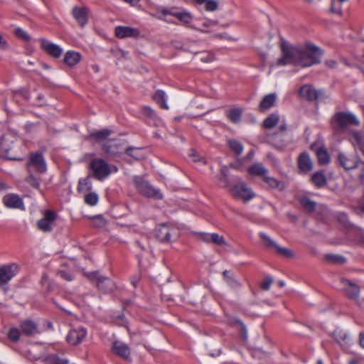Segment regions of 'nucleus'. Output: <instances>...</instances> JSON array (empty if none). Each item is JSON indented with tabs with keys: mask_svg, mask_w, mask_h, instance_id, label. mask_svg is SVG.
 <instances>
[{
	"mask_svg": "<svg viewBox=\"0 0 364 364\" xmlns=\"http://www.w3.org/2000/svg\"><path fill=\"white\" fill-rule=\"evenodd\" d=\"M103 150L111 155H116L121 152L120 144L112 139H109L102 145Z\"/></svg>",
	"mask_w": 364,
	"mask_h": 364,
	"instance_id": "393cba45",
	"label": "nucleus"
},
{
	"mask_svg": "<svg viewBox=\"0 0 364 364\" xmlns=\"http://www.w3.org/2000/svg\"><path fill=\"white\" fill-rule=\"evenodd\" d=\"M341 281L343 286L344 291L348 297L352 299H357L360 293V287L358 285L345 278H342Z\"/></svg>",
	"mask_w": 364,
	"mask_h": 364,
	"instance_id": "2eb2a0df",
	"label": "nucleus"
},
{
	"mask_svg": "<svg viewBox=\"0 0 364 364\" xmlns=\"http://www.w3.org/2000/svg\"><path fill=\"white\" fill-rule=\"evenodd\" d=\"M301 204L303 208L307 211L312 212L315 210L316 203L308 198H302L301 199Z\"/></svg>",
	"mask_w": 364,
	"mask_h": 364,
	"instance_id": "79ce46f5",
	"label": "nucleus"
},
{
	"mask_svg": "<svg viewBox=\"0 0 364 364\" xmlns=\"http://www.w3.org/2000/svg\"><path fill=\"white\" fill-rule=\"evenodd\" d=\"M0 48L3 50H6L8 48V44L6 41L3 38L2 36L0 34Z\"/></svg>",
	"mask_w": 364,
	"mask_h": 364,
	"instance_id": "69168bd1",
	"label": "nucleus"
},
{
	"mask_svg": "<svg viewBox=\"0 0 364 364\" xmlns=\"http://www.w3.org/2000/svg\"><path fill=\"white\" fill-rule=\"evenodd\" d=\"M134 184L139 192L147 197H152L159 199L162 198V195L159 191L154 189L148 182L139 176L134 178Z\"/></svg>",
	"mask_w": 364,
	"mask_h": 364,
	"instance_id": "423d86ee",
	"label": "nucleus"
},
{
	"mask_svg": "<svg viewBox=\"0 0 364 364\" xmlns=\"http://www.w3.org/2000/svg\"><path fill=\"white\" fill-rule=\"evenodd\" d=\"M46 364H68V360L60 358L56 355H50L45 358Z\"/></svg>",
	"mask_w": 364,
	"mask_h": 364,
	"instance_id": "a19ab883",
	"label": "nucleus"
},
{
	"mask_svg": "<svg viewBox=\"0 0 364 364\" xmlns=\"http://www.w3.org/2000/svg\"><path fill=\"white\" fill-rule=\"evenodd\" d=\"M259 236L264 240L265 247H273L275 249L277 245V242L270 238L267 234L260 232Z\"/></svg>",
	"mask_w": 364,
	"mask_h": 364,
	"instance_id": "49530a36",
	"label": "nucleus"
},
{
	"mask_svg": "<svg viewBox=\"0 0 364 364\" xmlns=\"http://www.w3.org/2000/svg\"><path fill=\"white\" fill-rule=\"evenodd\" d=\"M20 334L21 332L18 328H12L8 332V337L10 340L13 341H17L19 339Z\"/></svg>",
	"mask_w": 364,
	"mask_h": 364,
	"instance_id": "8fccbe9b",
	"label": "nucleus"
},
{
	"mask_svg": "<svg viewBox=\"0 0 364 364\" xmlns=\"http://www.w3.org/2000/svg\"><path fill=\"white\" fill-rule=\"evenodd\" d=\"M140 32L138 29L127 27V26H117L115 28V35L120 38L127 37H138Z\"/></svg>",
	"mask_w": 364,
	"mask_h": 364,
	"instance_id": "dca6fc26",
	"label": "nucleus"
},
{
	"mask_svg": "<svg viewBox=\"0 0 364 364\" xmlns=\"http://www.w3.org/2000/svg\"><path fill=\"white\" fill-rule=\"evenodd\" d=\"M225 282L232 287L237 288L240 284L237 281L231 272L228 270H225L223 273Z\"/></svg>",
	"mask_w": 364,
	"mask_h": 364,
	"instance_id": "e433bc0d",
	"label": "nucleus"
},
{
	"mask_svg": "<svg viewBox=\"0 0 364 364\" xmlns=\"http://www.w3.org/2000/svg\"><path fill=\"white\" fill-rule=\"evenodd\" d=\"M4 203L8 208H21L23 206V201L21 198L15 194H8L4 197Z\"/></svg>",
	"mask_w": 364,
	"mask_h": 364,
	"instance_id": "412c9836",
	"label": "nucleus"
},
{
	"mask_svg": "<svg viewBox=\"0 0 364 364\" xmlns=\"http://www.w3.org/2000/svg\"><path fill=\"white\" fill-rule=\"evenodd\" d=\"M275 250L277 252V253H279L280 255L284 257L291 258L294 256V253L292 250L288 248L282 247L279 245H277Z\"/></svg>",
	"mask_w": 364,
	"mask_h": 364,
	"instance_id": "37998d69",
	"label": "nucleus"
},
{
	"mask_svg": "<svg viewBox=\"0 0 364 364\" xmlns=\"http://www.w3.org/2000/svg\"><path fill=\"white\" fill-rule=\"evenodd\" d=\"M316 154L319 164L325 165L329 163L330 156L326 149L320 148L318 149Z\"/></svg>",
	"mask_w": 364,
	"mask_h": 364,
	"instance_id": "c9c22d12",
	"label": "nucleus"
},
{
	"mask_svg": "<svg viewBox=\"0 0 364 364\" xmlns=\"http://www.w3.org/2000/svg\"><path fill=\"white\" fill-rule=\"evenodd\" d=\"M228 116L231 122L234 123H237L240 121L242 116V110L239 108L232 109L229 111Z\"/></svg>",
	"mask_w": 364,
	"mask_h": 364,
	"instance_id": "58836bf2",
	"label": "nucleus"
},
{
	"mask_svg": "<svg viewBox=\"0 0 364 364\" xmlns=\"http://www.w3.org/2000/svg\"><path fill=\"white\" fill-rule=\"evenodd\" d=\"M112 133L110 129H103L100 131L91 132L88 136V139H95L96 141L100 143H105L108 140V136Z\"/></svg>",
	"mask_w": 364,
	"mask_h": 364,
	"instance_id": "a878e982",
	"label": "nucleus"
},
{
	"mask_svg": "<svg viewBox=\"0 0 364 364\" xmlns=\"http://www.w3.org/2000/svg\"><path fill=\"white\" fill-rule=\"evenodd\" d=\"M325 260L330 264H343L346 259L338 255L327 254L325 255Z\"/></svg>",
	"mask_w": 364,
	"mask_h": 364,
	"instance_id": "72a5a7b5",
	"label": "nucleus"
},
{
	"mask_svg": "<svg viewBox=\"0 0 364 364\" xmlns=\"http://www.w3.org/2000/svg\"><path fill=\"white\" fill-rule=\"evenodd\" d=\"M359 344L364 348V332H360L359 334Z\"/></svg>",
	"mask_w": 364,
	"mask_h": 364,
	"instance_id": "774afa93",
	"label": "nucleus"
},
{
	"mask_svg": "<svg viewBox=\"0 0 364 364\" xmlns=\"http://www.w3.org/2000/svg\"><path fill=\"white\" fill-rule=\"evenodd\" d=\"M351 141L355 149L360 150L364 156V136L358 132H354L351 135Z\"/></svg>",
	"mask_w": 364,
	"mask_h": 364,
	"instance_id": "bb28decb",
	"label": "nucleus"
},
{
	"mask_svg": "<svg viewBox=\"0 0 364 364\" xmlns=\"http://www.w3.org/2000/svg\"><path fill=\"white\" fill-rule=\"evenodd\" d=\"M142 113L149 117H153L155 116L154 111L149 106H145L142 108Z\"/></svg>",
	"mask_w": 364,
	"mask_h": 364,
	"instance_id": "4d7b16f0",
	"label": "nucleus"
},
{
	"mask_svg": "<svg viewBox=\"0 0 364 364\" xmlns=\"http://www.w3.org/2000/svg\"><path fill=\"white\" fill-rule=\"evenodd\" d=\"M218 22L217 21H205L203 23V26L204 27H210V26H212L213 25H217Z\"/></svg>",
	"mask_w": 364,
	"mask_h": 364,
	"instance_id": "338daca9",
	"label": "nucleus"
},
{
	"mask_svg": "<svg viewBox=\"0 0 364 364\" xmlns=\"http://www.w3.org/2000/svg\"><path fill=\"white\" fill-rule=\"evenodd\" d=\"M141 149L139 147L129 146L125 149V153L134 158V159H139L141 158V155L139 154V151H141Z\"/></svg>",
	"mask_w": 364,
	"mask_h": 364,
	"instance_id": "c03bdc74",
	"label": "nucleus"
},
{
	"mask_svg": "<svg viewBox=\"0 0 364 364\" xmlns=\"http://www.w3.org/2000/svg\"><path fill=\"white\" fill-rule=\"evenodd\" d=\"M277 100V95L275 93H271L265 95L261 100L258 109L261 112H266L271 107H274Z\"/></svg>",
	"mask_w": 364,
	"mask_h": 364,
	"instance_id": "a211bd4d",
	"label": "nucleus"
},
{
	"mask_svg": "<svg viewBox=\"0 0 364 364\" xmlns=\"http://www.w3.org/2000/svg\"><path fill=\"white\" fill-rule=\"evenodd\" d=\"M83 185L87 186L88 190H90L92 188V185L89 181V177L85 178L83 180V181H79L78 186H77V191L79 192H81L83 191V187H82Z\"/></svg>",
	"mask_w": 364,
	"mask_h": 364,
	"instance_id": "5fc2aeb1",
	"label": "nucleus"
},
{
	"mask_svg": "<svg viewBox=\"0 0 364 364\" xmlns=\"http://www.w3.org/2000/svg\"><path fill=\"white\" fill-rule=\"evenodd\" d=\"M21 333L26 336H33L38 333L36 323L31 320H25L21 323Z\"/></svg>",
	"mask_w": 364,
	"mask_h": 364,
	"instance_id": "5701e85b",
	"label": "nucleus"
},
{
	"mask_svg": "<svg viewBox=\"0 0 364 364\" xmlns=\"http://www.w3.org/2000/svg\"><path fill=\"white\" fill-rule=\"evenodd\" d=\"M95 225L98 226H104L106 224L105 220L100 215L94 218Z\"/></svg>",
	"mask_w": 364,
	"mask_h": 364,
	"instance_id": "052dcab7",
	"label": "nucleus"
},
{
	"mask_svg": "<svg viewBox=\"0 0 364 364\" xmlns=\"http://www.w3.org/2000/svg\"><path fill=\"white\" fill-rule=\"evenodd\" d=\"M263 180L272 188H277L281 191L284 188V184L282 181H278L273 177L268 176L267 174L264 176Z\"/></svg>",
	"mask_w": 364,
	"mask_h": 364,
	"instance_id": "473e14b6",
	"label": "nucleus"
},
{
	"mask_svg": "<svg viewBox=\"0 0 364 364\" xmlns=\"http://www.w3.org/2000/svg\"><path fill=\"white\" fill-rule=\"evenodd\" d=\"M27 167L30 173H32L33 171L41 173L46 172V164L42 154L38 152L31 154Z\"/></svg>",
	"mask_w": 364,
	"mask_h": 364,
	"instance_id": "6e6552de",
	"label": "nucleus"
},
{
	"mask_svg": "<svg viewBox=\"0 0 364 364\" xmlns=\"http://www.w3.org/2000/svg\"><path fill=\"white\" fill-rule=\"evenodd\" d=\"M98 196L95 193H89L85 197V203L92 206L95 205L98 203Z\"/></svg>",
	"mask_w": 364,
	"mask_h": 364,
	"instance_id": "a18cd8bd",
	"label": "nucleus"
},
{
	"mask_svg": "<svg viewBox=\"0 0 364 364\" xmlns=\"http://www.w3.org/2000/svg\"><path fill=\"white\" fill-rule=\"evenodd\" d=\"M287 130L286 124H282L279 127V132L277 133L272 139V142L278 149H282L288 144V140L285 139V132Z\"/></svg>",
	"mask_w": 364,
	"mask_h": 364,
	"instance_id": "f3484780",
	"label": "nucleus"
},
{
	"mask_svg": "<svg viewBox=\"0 0 364 364\" xmlns=\"http://www.w3.org/2000/svg\"><path fill=\"white\" fill-rule=\"evenodd\" d=\"M92 176L98 181H103L112 173L110 165L102 159H94L90 164Z\"/></svg>",
	"mask_w": 364,
	"mask_h": 364,
	"instance_id": "20e7f679",
	"label": "nucleus"
},
{
	"mask_svg": "<svg viewBox=\"0 0 364 364\" xmlns=\"http://www.w3.org/2000/svg\"><path fill=\"white\" fill-rule=\"evenodd\" d=\"M87 277L91 282H95L98 289L104 293L111 292L115 288L111 279L100 275L98 272H90L87 274Z\"/></svg>",
	"mask_w": 364,
	"mask_h": 364,
	"instance_id": "39448f33",
	"label": "nucleus"
},
{
	"mask_svg": "<svg viewBox=\"0 0 364 364\" xmlns=\"http://www.w3.org/2000/svg\"><path fill=\"white\" fill-rule=\"evenodd\" d=\"M113 352L124 359H129L131 351L129 346L122 342L115 341L112 346Z\"/></svg>",
	"mask_w": 364,
	"mask_h": 364,
	"instance_id": "6ab92c4d",
	"label": "nucleus"
},
{
	"mask_svg": "<svg viewBox=\"0 0 364 364\" xmlns=\"http://www.w3.org/2000/svg\"><path fill=\"white\" fill-rule=\"evenodd\" d=\"M272 282L273 278L271 276H267L260 284V287L264 291H268L270 289Z\"/></svg>",
	"mask_w": 364,
	"mask_h": 364,
	"instance_id": "3c124183",
	"label": "nucleus"
},
{
	"mask_svg": "<svg viewBox=\"0 0 364 364\" xmlns=\"http://www.w3.org/2000/svg\"><path fill=\"white\" fill-rule=\"evenodd\" d=\"M338 161L339 164L346 170H350L358 166V157L353 154L340 153L338 155Z\"/></svg>",
	"mask_w": 364,
	"mask_h": 364,
	"instance_id": "1a4fd4ad",
	"label": "nucleus"
},
{
	"mask_svg": "<svg viewBox=\"0 0 364 364\" xmlns=\"http://www.w3.org/2000/svg\"><path fill=\"white\" fill-rule=\"evenodd\" d=\"M228 144L231 150L235 152L237 155H240L243 151L242 144L237 140L231 139L229 140Z\"/></svg>",
	"mask_w": 364,
	"mask_h": 364,
	"instance_id": "ea45409f",
	"label": "nucleus"
},
{
	"mask_svg": "<svg viewBox=\"0 0 364 364\" xmlns=\"http://www.w3.org/2000/svg\"><path fill=\"white\" fill-rule=\"evenodd\" d=\"M211 234L209 233H200L199 235V238L206 242H211Z\"/></svg>",
	"mask_w": 364,
	"mask_h": 364,
	"instance_id": "680f3d73",
	"label": "nucleus"
},
{
	"mask_svg": "<svg viewBox=\"0 0 364 364\" xmlns=\"http://www.w3.org/2000/svg\"><path fill=\"white\" fill-rule=\"evenodd\" d=\"M311 181L314 184L318 187L321 188L326 184L327 180L325 174L322 172H315L311 176Z\"/></svg>",
	"mask_w": 364,
	"mask_h": 364,
	"instance_id": "c756f323",
	"label": "nucleus"
},
{
	"mask_svg": "<svg viewBox=\"0 0 364 364\" xmlns=\"http://www.w3.org/2000/svg\"><path fill=\"white\" fill-rule=\"evenodd\" d=\"M249 173L252 176H262L263 178L267 174V169L259 163H256L252 165L249 169Z\"/></svg>",
	"mask_w": 364,
	"mask_h": 364,
	"instance_id": "c85d7f7f",
	"label": "nucleus"
},
{
	"mask_svg": "<svg viewBox=\"0 0 364 364\" xmlns=\"http://www.w3.org/2000/svg\"><path fill=\"white\" fill-rule=\"evenodd\" d=\"M298 166L301 171L306 173L313 168V164L307 153H302L298 159Z\"/></svg>",
	"mask_w": 364,
	"mask_h": 364,
	"instance_id": "aec40b11",
	"label": "nucleus"
},
{
	"mask_svg": "<svg viewBox=\"0 0 364 364\" xmlns=\"http://www.w3.org/2000/svg\"><path fill=\"white\" fill-rule=\"evenodd\" d=\"M211 242L218 245H227L226 241L223 236L219 235L217 233H212L211 236Z\"/></svg>",
	"mask_w": 364,
	"mask_h": 364,
	"instance_id": "de8ad7c7",
	"label": "nucleus"
},
{
	"mask_svg": "<svg viewBox=\"0 0 364 364\" xmlns=\"http://www.w3.org/2000/svg\"><path fill=\"white\" fill-rule=\"evenodd\" d=\"M229 191L233 197L245 201L251 200L255 196L246 183L240 180L234 186L230 187Z\"/></svg>",
	"mask_w": 364,
	"mask_h": 364,
	"instance_id": "0eeeda50",
	"label": "nucleus"
},
{
	"mask_svg": "<svg viewBox=\"0 0 364 364\" xmlns=\"http://www.w3.org/2000/svg\"><path fill=\"white\" fill-rule=\"evenodd\" d=\"M266 353L260 349H255L252 351V356L253 357H259L260 355H265Z\"/></svg>",
	"mask_w": 364,
	"mask_h": 364,
	"instance_id": "0e129e2a",
	"label": "nucleus"
},
{
	"mask_svg": "<svg viewBox=\"0 0 364 364\" xmlns=\"http://www.w3.org/2000/svg\"><path fill=\"white\" fill-rule=\"evenodd\" d=\"M190 156L192 158L193 161L195 162L203 161L204 164H205V159H203V158H200L198 155H197L195 150L191 151Z\"/></svg>",
	"mask_w": 364,
	"mask_h": 364,
	"instance_id": "bf43d9fd",
	"label": "nucleus"
},
{
	"mask_svg": "<svg viewBox=\"0 0 364 364\" xmlns=\"http://www.w3.org/2000/svg\"><path fill=\"white\" fill-rule=\"evenodd\" d=\"M86 336L87 331L85 328H73L69 331L66 340L70 345L75 346L82 343Z\"/></svg>",
	"mask_w": 364,
	"mask_h": 364,
	"instance_id": "9d476101",
	"label": "nucleus"
},
{
	"mask_svg": "<svg viewBox=\"0 0 364 364\" xmlns=\"http://www.w3.org/2000/svg\"><path fill=\"white\" fill-rule=\"evenodd\" d=\"M27 182L33 188H38L39 186V182L37 178H36L32 173L27 178Z\"/></svg>",
	"mask_w": 364,
	"mask_h": 364,
	"instance_id": "6e6d98bb",
	"label": "nucleus"
},
{
	"mask_svg": "<svg viewBox=\"0 0 364 364\" xmlns=\"http://www.w3.org/2000/svg\"><path fill=\"white\" fill-rule=\"evenodd\" d=\"M87 11L88 9L86 7H75L73 9V16L81 26L87 23Z\"/></svg>",
	"mask_w": 364,
	"mask_h": 364,
	"instance_id": "4be33fe9",
	"label": "nucleus"
},
{
	"mask_svg": "<svg viewBox=\"0 0 364 364\" xmlns=\"http://www.w3.org/2000/svg\"><path fill=\"white\" fill-rule=\"evenodd\" d=\"M357 168L360 169V173L358 175V178L361 181H364V163L358 162V166H357Z\"/></svg>",
	"mask_w": 364,
	"mask_h": 364,
	"instance_id": "e2e57ef3",
	"label": "nucleus"
},
{
	"mask_svg": "<svg viewBox=\"0 0 364 364\" xmlns=\"http://www.w3.org/2000/svg\"><path fill=\"white\" fill-rule=\"evenodd\" d=\"M300 95L302 97L310 101L318 100L323 96V93L321 90H316L310 85H306L301 87L300 89Z\"/></svg>",
	"mask_w": 364,
	"mask_h": 364,
	"instance_id": "4468645a",
	"label": "nucleus"
},
{
	"mask_svg": "<svg viewBox=\"0 0 364 364\" xmlns=\"http://www.w3.org/2000/svg\"><path fill=\"white\" fill-rule=\"evenodd\" d=\"M198 58L204 63H210L215 59L214 55L209 52H202L199 53Z\"/></svg>",
	"mask_w": 364,
	"mask_h": 364,
	"instance_id": "09e8293b",
	"label": "nucleus"
},
{
	"mask_svg": "<svg viewBox=\"0 0 364 364\" xmlns=\"http://www.w3.org/2000/svg\"><path fill=\"white\" fill-rule=\"evenodd\" d=\"M42 49L49 55L55 58H58L63 53V49L58 45L45 39L40 40Z\"/></svg>",
	"mask_w": 364,
	"mask_h": 364,
	"instance_id": "9b49d317",
	"label": "nucleus"
},
{
	"mask_svg": "<svg viewBox=\"0 0 364 364\" xmlns=\"http://www.w3.org/2000/svg\"><path fill=\"white\" fill-rule=\"evenodd\" d=\"M219 179L224 183L225 187H229V181L228 180L227 171L225 168L221 169Z\"/></svg>",
	"mask_w": 364,
	"mask_h": 364,
	"instance_id": "864d4df0",
	"label": "nucleus"
},
{
	"mask_svg": "<svg viewBox=\"0 0 364 364\" xmlns=\"http://www.w3.org/2000/svg\"><path fill=\"white\" fill-rule=\"evenodd\" d=\"M156 237L161 242H169L171 240V230L165 224L158 225L156 229Z\"/></svg>",
	"mask_w": 364,
	"mask_h": 364,
	"instance_id": "b1692460",
	"label": "nucleus"
},
{
	"mask_svg": "<svg viewBox=\"0 0 364 364\" xmlns=\"http://www.w3.org/2000/svg\"><path fill=\"white\" fill-rule=\"evenodd\" d=\"M331 124L334 130L339 132L346 129L349 125H359L360 121L352 113L338 112L332 117Z\"/></svg>",
	"mask_w": 364,
	"mask_h": 364,
	"instance_id": "7ed1b4c3",
	"label": "nucleus"
},
{
	"mask_svg": "<svg viewBox=\"0 0 364 364\" xmlns=\"http://www.w3.org/2000/svg\"><path fill=\"white\" fill-rule=\"evenodd\" d=\"M58 274L60 277L63 278L64 279H65L67 281H71L73 279L72 275L70 273H68L64 270L58 271Z\"/></svg>",
	"mask_w": 364,
	"mask_h": 364,
	"instance_id": "13d9d810",
	"label": "nucleus"
},
{
	"mask_svg": "<svg viewBox=\"0 0 364 364\" xmlns=\"http://www.w3.org/2000/svg\"><path fill=\"white\" fill-rule=\"evenodd\" d=\"M18 267L15 264L0 267V287L12 279Z\"/></svg>",
	"mask_w": 364,
	"mask_h": 364,
	"instance_id": "f8f14e48",
	"label": "nucleus"
},
{
	"mask_svg": "<svg viewBox=\"0 0 364 364\" xmlns=\"http://www.w3.org/2000/svg\"><path fill=\"white\" fill-rule=\"evenodd\" d=\"M281 48L282 57L277 61L279 66L292 64L301 68L311 67L319 64L323 54L319 47L310 42L299 45L282 43Z\"/></svg>",
	"mask_w": 364,
	"mask_h": 364,
	"instance_id": "f257e3e1",
	"label": "nucleus"
},
{
	"mask_svg": "<svg viewBox=\"0 0 364 364\" xmlns=\"http://www.w3.org/2000/svg\"><path fill=\"white\" fill-rule=\"evenodd\" d=\"M56 218V215L51 210H47L44 217L38 222V228L43 232L51 230L53 222Z\"/></svg>",
	"mask_w": 364,
	"mask_h": 364,
	"instance_id": "ddd939ff",
	"label": "nucleus"
},
{
	"mask_svg": "<svg viewBox=\"0 0 364 364\" xmlns=\"http://www.w3.org/2000/svg\"><path fill=\"white\" fill-rule=\"evenodd\" d=\"M21 141L14 134L4 135L0 139V156L12 161L21 160Z\"/></svg>",
	"mask_w": 364,
	"mask_h": 364,
	"instance_id": "f03ea898",
	"label": "nucleus"
},
{
	"mask_svg": "<svg viewBox=\"0 0 364 364\" xmlns=\"http://www.w3.org/2000/svg\"><path fill=\"white\" fill-rule=\"evenodd\" d=\"M199 5H204L205 9L208 11H214L218 7V1L216 0H193Z\"/></svg>",
	"mask_w": 364,
	"mask_h": 364,
	"instance_id": "2f4dec72",
	"label": "nucleus"
},
{
	"mask_svg": "<svg viewBox=\"0 0 364 364\" xmlns=\"http://www.w3.org/2000/svg\"><path fill=\"white\" fill-rule=\"evenodd\" d=\"M172 16L184 24H189L193 20V16L187 11L176 12L172 14Z\"/></svg>",
	"mask_w": 364,
	"mask_h": 364,
	"instance_id": "f704fd0d",
	"label": "nucleus"
},
{
	"mask_svg": "<svg viewBox=\"0 0 364 364\" xmlns=\"http://www.w3.org/2000/svg\"><path fill=\"white\" fill-rule=\"evenodd\" d=\"M153 99L160 105L162 109H168V106L166 104V94L163 90H157L153 95Z\"/></svg>",
	"mask_w": 364,
	"mask_h": 364,
	"instance_id": "7c9ffc66",
	"label": "nucleus"
},
{
	"mask_svg": "<svg viewBox=\"0 0 364 364\" xmlns=\"http://www.w3.org/2000/svg\"><path fill=\"white\" fill-rule=\"evenodd\" d=\"M279 116L277 114H272L264 121V127L267 129L273 128L279 122Z\"/></svg>",
	"mask_w": 364,
	"mask_h": 364,
	"instance_id": "4c0bfd02",
	"label": "nucleus"
},
{
	"mask_svg": "<svg viewBox=\"0 0 364 364\" xmlns=\"http://www.w3.org/2000/svg\"><path fill=\"white\" fill-rule=\"evenodd\" d=\"M81 55L77 52L68 51L64 57V62L68 66H74L80 60Z\"/></svg>",
	"mask_w": 364,
	"mask_h": 364,
	"instance_id": "cd10ccee",
	"label": "nucleus"
},
{
	"mask_svg": "<svg viewBox=\"0 0 364 364\" xmlns=\"http://www.w3.org/2000/svg\"><path fill=\"white\" fill-rule=\"evenodd\" d=\"M15 34L19 38L23 39L24 41L30 40V36L27 34V33L25 31H23L21 28H17L15 30Z\"/></svg>",
	"mask_w": 364,
	"mask_h": 364,
	"instance_id": "603ef678",
	"label": "nucleus"
}]
</instances>
